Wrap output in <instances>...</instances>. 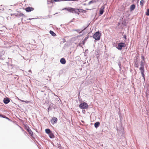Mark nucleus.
<instances>
[{
  "mask_svg": "<svg viewBox=\"0 0 149 149\" xmlns=\"http://www.w3.org/2000/svg\"><path fill=\"white\" fill-rule=\"evenodd\" d=\"M0 117H3V118H6V119H8V118H7V117H6V116H3V115H2L1 114H0Z\"/></svg>",
  "mask_w": 149,
  "mask_h": 149,
  "instance_id": "4be33fe9",
  "label": "nucleus"
},
{
  "mask_svg": "<svg viewBox=\"0 0 149 149\" xmlns=\"http://www.w3.org/2000/svg\"><path fill=\"white\" fill-rule=\"evenodd\" d=\"M20 100L22 102H26V103H27L28 102H29V101H24V100Z\"/></svg>",
  "mask_w": 149,
  "mask_h": 149,
  "instance_id": "393cba45",
  "label": "nucleus"
},
{
  "mask_svg": "<svg viewBox=\"0 0 149 149\" xmlns=\"http://www.w3.org/2000/svg\"><path fill=\"white\" fill-rule=\"evenodd\" d=\"M27 131L29 132V134L31 136H32L33 134V132L31 130V129L29 128V127H28V128L27 129Z\"/></svg>",
  "mask_w": 149,
  "mask_h": 149,
  "instance_id": "9b49d317",
  "label": "nucleus"
},
{
  "mask_svg": "<svg viewBox=\"0 0 149 149\" xmlns=\"http://www.w3.org/2000/svg\"><path fill=\"white\" fill-rule=\"evenodd\" d=\"M79 107L82 109H87L88 107L87 104L85 102L81 103L79 105Z\"/></svg>",
  "mask_w": 149,
  "mask_h": 149,
  "instance_id": "20e7f679",
  "label": "nucleus"
},
{
  "mask_svg": "<svg viewBox=\"0 0 149 149\" xmlns=\"http://www.w3.org/2000/svg\"><path fill=\"white\" fill-rule=\"evenodd\" d=\"M49 33L53 36H56V34L52 31H50Z\"/></svg>",
  "mask_w": 149,
  "mask_h": 149,
  "instance_id": "a211bd4d",
  "label": "nucleus"
},
{
  "mask_svg": "<svg viewBox=\"0 0 149 149\" xmlns=\"http://www.w3.org/2000/svg\"><path fill=\"white\" fill-rule=\"evenodd\" d=\"M32 19H30V18H29V20H30Z\"/></svg>",
  "mask_w": 149,
  "mask_h": 149,
  "instance_id": "bb28decb",
  "label": "nucleus"
},
{
  "mask_svg": "<svg viewBox=\"0 0 149 149\" xmlns=\"http://www.w3.org/2000/svg\"><path fill=\"white\" fill-rule=\"evenodd\" d=\"M122 7V9L120 10L121 11H124L125 10V8L124 6H121Z\"/></svg>",
  "mask_w": 149,
  "mask_h": 149,
  "instance_id": "412c9836",
  "label": "nucleus"
},
{
  "mask_svg": "<svg viewBox=\"0 0 149 149\" xmlns=\"http://www.w3.org/2000/svg\"><path fill=\"white\" fill-rule=\"evenodd\" d=\"M47 1V4L49 5L50 6H52L53 3L54 1Z\"/></svg>",
  "mask_w": 149,
  "mask_h": 149,
  "instance_id": "f8f14e48",
  "label": "nucleus"
},
{
  "mask_svg": "<svg viewBox=\"0 0 149 149\" xmlns=\"http://www.w3.org/2000/svg\"><path fill=\"white\" fill-rule=\"evenodd\" d=\"M63 9L65 10L68 11L72 13H76L77 12V9L71 8H66Z\"/></svg>",
  "mask_w": 149,
  "mask_h": 149,
  "instance_id": "7ed1b4c3",
  "label": "nucleus"
},
{
  "mask_svg": "<svg viewBox=\"0 0 149 149\" xmlns=\"http://www.w3.org/2000/svg\"><path fill=\"white\" fill-rule=\"evenodd\" d=\"M134 66L136 68H138L139 67L138 62L136 61L135 63Z\"/></svg>",
  "mask_w": 149,
  "mask_h": 149,
  "instance_id": "6ab92c4d",
  "label": "nucleus"
},
{
  "mask_svg": "<svg viewBox=\"0 0 149 149\" xmlns=\"http://www.w3.org/2000/svg\"><path fill=\"white\" fill-rule=\"evenodd\" d=\"M144 2V1H141L140 4L141 6H143Z\"/></svg>",
  "mask_w": 149,
  "mask_h": 149,
  "instance_id": "b1692460",
  "label": "nucleus"
},
{
  "mask_svg": "<svg viewBox=\"0 0 149 149\" xmlns=\"http://www.w3.org/2000/svg\"><path fill=\"white\" fill-rule=\"evenodd\" d=\"M20 16H24V14H21L20 15Z\"/></svg>",
  "mask_w": 149,
  "mask_h": 149,
  "instance_id": "a878e982",
  "label": "nucleus"
},
{
  "mask_svg": "<svg viewBox=\"0 0 149 149\" xmlns=\"http://www.w3.org/2000/svg\"><path fill=\"white\" fill-rule=\"evenodd\" d=\"M126 46V44L123 42L119 43L117 47V49L120 50L122 49L123 47H125Z\"/></svg>",
  "mask_w": 149,
  "mask_h": 149,
  "instance_id": "39448f33",
  "label": "nucleus"
},
{
  "mask_svg": "<svg viewBox=\"0 0 149 149\" xmlns=\"http://www.w3.org/2000/svg\"><path fill=\"white\" fill-rule=\"evenodd\" d=\"M143 59H144V57H143Z\"/></svg>",
  "mask_w": 149,
  "mask_h": 149,
  "instance_id": "c756f323",
  "label": "nucleus"
},
{
  "mask_svg": "<svg viewBox=\"0 0 149 149\" xmlns=\"http://www.w3.org/2000/svg\"><path fill=\"white\" fill-rule=\"evenodd\" d=\"M47 88V86H45V87H44V88Z\"/></svg>",
  "mask_w": 149,
  "mask_h": 149,
  "instance_id": "cd10ccee",
  "label": "nucleus"
},
{
  "mask_svg": "<svg viewBox=\"0 0 149 149\" xmlns=\"http://www.w3.org/2000/svg\"><path fill=\"white\" fill-rule=\"evenodd\" d=\"M60 146H61V145H59V146H58V147H60Z\"/></svg>",
  "mask_w": 149,
  "mask_h": 149,
  "instance_id": "c85d7f7f",
  "label": "nucleus"
},
{
  "mask_svg": "<svg viewBox=\"0 0 149 149\" xmlns=\"http://www.w3.org/2000/svg\"><path fill=\"white\" fill-rule=\"evenodd\" d=\"M44 91H41V92H43Z\"/></svg>",
  "mask_w": 149,
  "mask_h": 149,
  "instance_id": "7c9ffc66",
  "label": "nucleus"
},
{
  "mask_svg": "<svg viewBox=\"0 0 149 149\" xmlns=\"http://www.w3.org/2000/svg\"><path fill=\"white\" fill-rule=\"evenodd\" d=\"M140 65L141 66L139 69L141 71V73L142 75V77L145 80V75L144 74V63H143L142 61H141Z\"/></svg>",
  "mask_w": 149,
  "mask_h": 149,
  "instance_id": "f257e3e1",
  "label": "nucleus"
},
{
  "mask_svg": "<svg viewBox=\"0 0 149 149\" xmlns=\"http://www.w3.org/2000/svg\"><path fill=\"white\" fill-rule=\"evenodd\" d=\"M48 135H49V137L50 138L52 139H53L54 138V136L52 132L49 134Z\"/></svg>",
  "mask_w": 149,
  "mask_h": 149,
  "instance_id": "4468645a",
  "label": "nucleus"
},
{
  "mask_svg": "<svg viewBox=\"0 0 149 149\" xmlns=\"http://www.w3.org/2000/svg\"><path fill=\"white\" fill-rule=\"evenodd\" d=\"M101 33L99 32H96L93 36V38L95 40H98L100 39Z\"/></svg>",
  "mask_w": 149,
  "mask_h": 149,
  "instance_id": "f03ea898",
  "label": "nucleus"
},
{
  "mask_svg": "<svg viewBox=\"0 0 149 149\" xmlns=\"http://www.w3.org/2000/svg\"><path fill=\"white\" fill-rule=\"evenodd\" d=\"M45 132L49 134L50 133L52 132L51 131V130H50L49 129H46L45 130Z\"/></svg>",
  "mask_w": 149,
  "mask_h": 149,
  "instance_id": "f3484780",
  "label": "nucleus"
},
{
  "mask_svg": "<svg viewBox=\"0 0 149 149\" xmlns=\"http://www.w3.org/2000/svg\"><path fill=\"white\" fill-rule=\"evenodd\" d=\"M95 2V1H90L88 3L89 4H90L91 3H94Z\"/></svg>",
  "mask_w": 149,
  "mask_h": 149,
  "instance_id": "5701e85b",
  "label": "nucleus"
},
{
  "mask_svg": "<svg viewBox=\"0 0 149 149\" xmlns=\"http://www.w3.org/2000/svg\"><path fill=\"white\" fill-rule=\"evenodd\" d=\"M60 62L63 64H65L66 62V61L64 58H61L60 60Z\"/></svg>",
  "mask_w": 149,
  "mask_h": 149,
  "instance_id": "9d476101",
  "label": "nucleus"
},
{
  "mask_svg": "<svg viewBox=\"0 0 149 149\" xmlns=\"http://www.w3.org/2000/svg\"><path fill=\"white\" fill-rule=\"evenodd\" d=\"M104 6H103L100 8V14L101 15H102L104 12Z\"/></svg>",
  "mask_w": 149,
  "mask_h": 149,
  "instance_id": "6e6552de",
  "label": "nucleus"
},
{
  "mask_svg": "<svg viewBox=\"0 0 149 149\" xmlns=\"http://www.w3.org/2000/svg\"><path fill=\"white\" fill-rule=\"evenodd\" d=\"M100 125V122H97L95 123L94 126L95 128H97Z\"/></svg>",
  "mask_w": 149,
  "mask_h": 149,
  "instance_id": "dca6fc26",
  "label": "nucleus"
},
{
  "mask_svg": "<svg viewBox=\"0 0 149 149\" xmlns=\"http://www.w3.org/2000/svg\"><path fill=\"white\" fill-rule=\"evenodd\" d=\"M58 120L57 118L55 117H54L51 120V122L52 124H54L55 123H56Z\"/></svg>",
  "mask_w": 149,
  "mask_h": 149,
  "instance_id": "423d86ee",
  "label": "nucleus"
},
{
  "mask_svg": "<svg viewBox=\"0 0 149 149\" xmlns=\"http://www.w3.org/2000/svg\"><path fill=\"white\" fill-rule=\"evenodd\" d=\"M77 11L80 13H85L86 11L85 10H83L82 9H77Z\"/></svg>",
  "mask_w": 149,
  "mask_h": 149,
  "instance_id": "ddd939ff",
  "label": "nucleus"
},
{
  "mask_svg": "<svg viewBox=\"0 0 149 149\" xmlns=\"http://www.w3.org/2000/svg\"><path fill=\"white\" fill-rule=\"evenodd\" d=\"M135 5L134 4H132V5L130 7V10L131 11H132V10H134V9L135 8Z\"/></svg>",
  "mask_w": 149,
  "mask_h": 149,
  "instance_id": "2eb2a0df",
  "label": "nucleus"
},
{
  "mask_svg": "<svg viewBox=\"0 0 149 149\" xmlns=\"http://www.w3.org/2000/svg\"><path fill=\"white\" fill-rule=\"evenodd\" d=\"M10 102V100L9 98L8 97H6L4 99L3 102L5 104H7L8 103Z\"/></svg>",
  "mask_w": 149,
  "mask_h": 149,
  "instance_id": "1a4fd4ad",
  "label": "nucleus"
},
{
  "mask_svg": "<svg viewBox=\"0 0 149 149\" xmlns=\"http://www.w3.org/2000/svg\"><path fill=\"white\" fill-rule=\"evenodd\" d=\"M146 15L147 16L149 15V9H148L146 12Z\"/></svg>",
  "mask_w": 149,
  "mask_h": 149,
  "instance_id": "aec40b11",
  "label": "nucleus"
},
{
  "mask_svg": "<svg viewBox=\"0 0 149 149\" xmlns=\"http://www.w3.org/2000/svg\"><path fill=\"white\" fill-rule=\"evenodd\" d=\"M34 10V8L32 7H27L25 8V10L27 12H31L33 10Z\"/></svg>",
  "mask_w": 149,
  "mask_h": 149,
  "instance_id": "0eeeda50",
  "label": "nucleus"
}]
</instances>
